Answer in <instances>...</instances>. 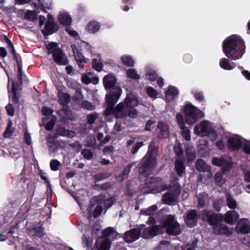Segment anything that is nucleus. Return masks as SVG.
Here are the masks:
<instances>
[{
    "label": "nucleus",
    "instance_id": "obj_1",
    "mask_svg": "<svg viewBox=\"0 0 250 250\" xmlns=\"http://www.w3.org/2000/svg\"><path fill=\"white\" fill-rule=\"evenodd\" d=\"M122 93V89L118 86L115 87L106 95L107 108L105 111V115L111 114L120 113L121 117L128 116L136 118L138 116V111L135 108L138 104L139 100L137 96L132 93H128L124 103H120L113 108L114 104L120 99Z\"/></svg>",
    "mask_w": 250,
    "mask_h": 250
},
{
    "label": "nucleus",
    "instance_id": "obj_2",
    "mask_svg": "<svg viewBox=\"0 0 250 250\" xmlns=\"http://www.w3.org/2000/svg\"><path fill=\"white\" fill-rule=\"evenodd\" d=\"M223 51L225 55L232 60L242 58L245 52L243 40L238 36L234 35L227 38L223 43Z\"/></svg>",
    "mask_w": 250,
    "mask_h": 250
},
{
    "label": "nucleus",
    "instance_id": "obj_3",
    "mask_svg": "<svg viewBox=\"0 0 250 250\" xmlns=\"http://www.w3.org/2000/svg\"><path fill=\"white\" fill-rule=\"evenodd\" d=\"M141 164L139 178L141 180L146 182V186L150 188L153 186V184L158 182L157 179L155 178L147 177V176L150 174L152 169L156 165L155 154L148 152L143 158Z\"/></svg>",
    "mask_w": 250,
    "mask_h": 250
},
{
    "label": "nucleus",
    "instance_id": "obj_4",
    "mask_svg": "<svg viewBox=\"0 0 250 250\" xmlns=\"http://www.w3.org/2000/svg\"><path fill=\"white\" fill-rule=\"evenodd\" d=\"M194 132L198 136H208L212 141H215L218 137L214 125L207 120L202 121L196 125L194 126Z\"/></svg>",
    "mask_w": 250,
    "mask_h": 250
},
{
    "label": "nucleus",
    "instance_id": "obj_5",
    "mask_svg": "<svg viewBox=\"0 0 250 250\" xmlns=\"http://www.w3.org/2000/svg\"><path fill=\"white\" fill-rule=\"evenodd\" d=\"M46 48L49 54H52L54 60L58 64L65 65L67 63L68 60L66 56L59 48L57 43H50L46 46Z\"/></svg>",
    "mask_w": 250,
    "mask_h": 250
},
{
    "label": "nucleus",
    "instance_id": "obj_6",
    "mask_svg": "<svg viewBox=\"0 0 250 250\" xmlns=\"http://www.w3.org/2000/svg\"><path fill=\"white\" fill-rule=\"evenodd\" d=\"M184 112L185 121L188 125L194 124L198 117H202L203 116V113L201 110L190 104L186 105Z\"/></svg>",
    "mask_w": 250,
    "mask_h": 250
},
{
    "label": "nucleus",
    "instance_id": "obj_7",
    "mask_svg": "<svg viewBox=\"0 0 250 250\" xmlns=\"http://www.w3.org/2000/svg\"><path fill=\"white\" fill-rule=\"evenodd\" d=\"M162 227V229L163 228H166L167 232L171 235H178L181 232L179 223L175 220L174 216L171 215H168Z\"/></svg>",
    "mask_w": 250,
    "mask_h": 250
},
{
    "label": "nucleus",
    "instance_id": "obj_8",
    "mask_svg": "<svg viewBox=\"0 0 250 250\" xmlns=\"http://www.w3.org/2000/svg\"><path fill=\"white\" fill-rule=\"evenodd\" d=\"M144 224L139 226V229L141 232V236L145 239H148L155 236L163 232L162 227L155 226L152 228H146Z\"/></svg>",
    "mask_w": 250,
    "mask_h": 250
},
{
    "label": "nucleus",
    "instance_id": "obj_9",
    "mask_svg": "<svg viewBox=\"0 0 250 250\" xmlns=\"http://www.w3.org/2000/svg\"><path fill=\"white\" fill-rule=\"evenodd\" d=\"M102 198V197H96L91 200L89 207L87 208L89 217L93 214L94 217L97 218L101 214L103 208L102 202H100V201Z\"/></svg>",
    "mask_w": 250,
    "mask_h": 250
},
{
    "label": "nucleus",
    "instance_id": "obj_10",
    "mask_svg": "<svg viewBox=\"0 0 250 250\" xmlns=\"http://www.w3.org/2000/svg\"><path fill=\"white\" fill-rule=\"evenodd\" d=\"M202 218L203 220L207 221L210 225H212L218 221H222L223 216L221 214L213 213L211 211L204 210L202 211Z\"/></svg>",
    "mask_w": 250,
    "mask_h": 250
},
{
    "label": "nucleus",
    "instance_id": "obj_11",
    "mask_svg": "<svg viewBox=\"0 0 250 250\" xmlns=\"http://www.w3.org/2000/svg\"><path fill=\"white\" fill-rule=\"evenodd\" d=\"M220 221L215 223L213 227V232L215 235H229L231 234V230L226 225L219 223Z\"/></svg>",
    "mask_w": 250,
    "mask_h": 250
},
{
    "label": "nucleus",
    "instance_id": "obj_12",
    "mask_svg": "<svg viewBox=\"0 0 250 250\" xmlns=\"http://www.w3.org/2000/svg\"><path fill=\"white\" fill-rule=\"evenodd\" d=\"M176 120L182 130V134L183 138L186 140H189L190 139V131L188 128L185 126L184 119L181 113H179L176 115Z\"/></svg>",
    "mask_w": 250,
    "mask_h": 250
},
{
    "label": "nucleus",
    "instance_id": "obj_13",
    "mask_svg": "<svg viewBox=\"0 0 250 250\" xmlns=\"http://www.w3.org/2000/svg\"><path fill=\"white\" fill-rule=\"evenodd\" d=\"M198 219V216L196 211L195 210H191L187 213L185 219V223L187 226L192 228L196 225Z\"/></svg>",
    "mask_w": 250,
    "mask_h": 250
},
{
    "label": "nucleus",
    "instance_id": "obj_14",
    "mask_svg": "<svg viewBox=\"0 0 250 250\" xmlns=\"http://www.w3.org/2000/svg\"><path fill=\"white\" fill-rule=\"evenodd\" d=\"M140 235L139 229H132L125 233L124 240L126 242L130 243L138 239Z\"/></svg>",
    "mask_w": 250,
    "mask_h": 250
},
{
    "label": "nucleus",
    "instance_id": "obj_15",
    "mask_svg": "<svg viewBox=\"0 0 250 250\" xmlns=\"http://www.w3.org/2000/svg\"><path fill=\"white\" fill-rule=\"evenodd\" d=\"M27 228L30 231H33L34 234L37 236L42 237L44 235V229L42 227V225L39 223H28L26 224Z\"/></svg>",
    "mask_w": 250,
    "mask_h": 250
},
{
    "label": "nucleus",
    "instance_id": "obj_16",
    "mask_svg": "<svg viewBox=\"0 0 250 250\" xmlns=\"http://www.w3.org/2000/svg\"><path fill=\"white\" fill-rule=\"evenodd\" d=\"M229 147L231 149H239L242 143V139L240 136L234 135L228 139V140Z\"/></svg>",
    "mask_w": 250,
    "mask_h": 250
},
{
    "label": "nucleus",
    "instance_id": "obj_17",
    "mask_svg": "<svg viewBox=\"0 0 250 250\" xmlns=\"http://www.w3.org/2000/svg\"><path fill=\"white\" fill-rule=\"evenodd\" d=\"M157 130L158 132V138H166L168 136L169 133V129L167 125L165 122L162 121L159 122L157 125Z\"/></svg>",
    "mask_w": 250,
    "mask_h": 250
},
{
    "label": "nucleus",
    "instance_id": "obj_18",
    "mask_svg": "<svg viewBox=\"0 0 250 250\" xmlns=\"http://www.w3.org/2000/svg\"><path fill=\"white\" fill-rule=\"evenodd\" d=\"M212 164L217 166H222L223 170L226 171L232 166V164L222 158H214L212 160Z\"/></svg>",
    "mask_w": 250,
    "mask_h": 250
},
{
    "label": "nucleus",
    "instance_id": "obj_19",
    "mask_svg": "<svg viewBox=\"0 0 250 250\" xmlns=\"http://www.w3.org/2000/svg\"><path fill=\"white\" fill-rule=\"evenodd\" d=\"M48 21L46 23L44 29L43 30V33L46 35L51 34L57 30L52 17L48 15Z\"/></svg>",
    "mask_w": 250,
    "mask_h": 250
},
{
    "label": "nucleus",
    "instance_id": "obj_20",
    "mask_svg": "<svg viewBox=\"0 0 250 250\" xmlns=\"http://www.w3.org/2000/svg\"><path fill=\"white\" fill-rule=\"evenodd\" d=\"M71 48L73 52V54L75 60L77 62L80 67H82L83 65L86 63L84 57L79 52L75 44L71 45Z\"/></svg>",
    "mask_w": 250,
    "mask_h": 250
},
{
    "label": "nucleus",
    "instance_id": "obj_21",
    "mask_svg": "<svg viewBox=\"0 0 250 250\" xmlns=\"http://www.w3.org/2000/svg\"><path fill=\"white\" fill-rule=\"evenodd\" d=\"M239 218V215L235 211H228L226 213L223 219H224L226 223L231 225L237 221Z\"/></svg>",
    "mask_w": 250,
    "mask_h": 250
},
{
    "label": "nucleus",
    "instance_id": "obj_22",
    "mask_svg": "<svg viewBox=\"0 0 250 250\" xmlns=\"http://www.w3.org/2000/svg\"><path fill=\"white\" fill-rule=\"evenodd\" d=\"M95 247L98 250H109L111 242L108 239H99L96 243Z\"/></svg>",
    "mask_w": 250,
    "mask_h": 250
},
{
    "label": "nucleus",
    "instance_id": "obj_23",
    "mask_svg": "<svg viewBox=\"0 0 250 250\" xmlns=\"http://www.w3.org/2000/svg\"><path fill=\"white\" fill-rule=\"evenodd\" d=\"M236 229L242 233H247L250 231V225L248 220L242 219L239 224H237Z\"/></svg>",
    "mask_w": 250,
    "mask_h": 250
},
{
    "label": "nucleus",
    "instance_id": "obj_24",
    "mask_svg": "<svg viewBox=\"0 0 250 250\" xmlns=\"http://www.w3.org/2000/svg\"><path fill=\"white\" fill-rule=\"evenodd\" d=\"M82 82L86 84L92 83L94 84H97L99 83V79L97 77H94L93 73L89 72L84 74L82 77Z\"/></svg>",
    "mask_w": 250,
    "mask_h": 250
},
{
    "label": "nucleus",
    "instance_id": "obj_25",
    "mask_svg": "<svg viewBox=\"0 0 250 250\" xmlns=\"http://www.w3.org/2000/svg\"><path fill=\"white\" fill-rule=\"evenodd\" d=\"M179 193L178 190L176 193L167 192L163 196V200L165 203L167 205H171L176 202L177 199V195Z\"/></svg>",
    "mask_w": 250,
    "mask_h": 250
},
{
    "label": "nucleus",
    "instance_id": "obj_26",
    "mask_svg": "<svg viewBox=\"0 0 250 250\" xmlns=\"http://www.w3.org/2000/svg\"><path fill=\"white\" fill-rule=\"evenodd\" d=\"M115 77L111 74H107L103 79L104 85L106 89L111 88L115 84Z\"/></svg>",
    "mask_w": 250,
    "mask_h": 250
},
{
    "label": "nucleus",
    "instance_id": "obj_27",
    "mask_svg": "<svg viewBox=\"0 0 250 250\" xmlns=\"http://www.w3.org/2000/svg\"><path fill=\"white\" fill-rule=\"evenodd\" d=\"M178 94V89L174 86H169L166 94V99L167 101L170 102L177 96Z\"/></svg>",
    "mask_w": 250,
    "mask_h": 250
},
{
    "label": "nucleus",
    "instance_id": "obj_28",
    "mask_svg": "<svg viewBox=\"0 0 250 250\" xmlns=\"http://www.w3.org/2000/svg\"><path fill=\"white\" fill-rule=\"evenodd\" d=\"M58 135L67 137L68 138H73L75 136V133L72 130H68L62 127H58L56 130Z\"/></svg>",
    "mask_w": 250,
    "mask_h": 250
},
{
    "label": "nucleus",
    "instance_id": "obj_29",
    "mask_svg": "<svg viewBox=\"0 0 250 250\" xmlns=\"http://www.w3.org/2000/svg\"><path fill=\"white\" fill-rule=\"evenodd\" d=\"M100 28V25L96 21L89 22L86 26L85 29L88 32L95 33L98 31Z\"/></svg>",
    "mask_w": 250,
    "mask_h": 250
},
{
    "label": "nucleus",
    "instance_id": "obj_30",
    "mask_svg": "<svg viewBox=\"0 0 250 250\" xmlns=\"http://www.w3.org/2000/svg\"><path fill=\"white\" fill-rule=\"evenodd\" d=\"M219 65L222 68L228 70H232L235 67L233 63H230L229 59L224 58L220 59Z\"/></svg>",
    "mask_w": 250,
    "mask_h": 250
},
{
    "label": "nucleus",
    "instance_id": "obj_31",
    "mask_svg": "<svg viewBox=\"0 0 250 250\" xmlns=\"http://www.w3.org/2000/svg\"><path fill=\"white\" fill-rule=\"evenodd\" d=\"M60 22L64 25H69L71 22V18L66 13H61L59 16Z\"/></svg>",
    "mask_w": 250,
    "mask_h": 250
},
{
    "label": "nucleus",
    "instance_id": "obj_32",
    "mask_svg": "<svg viewBox=\"0 0 250 250\" xmlns=\"http://www.w3.org/2000/svg\"><path fill=\"white\" fill-rule=\"evenodd\" d=\"M175 170L179 176H181L185 170V167L183 161L177 160L175 163Z\"/></svg>",
    "mask_w": 250,
    "mask_h": 250
},
{
    "label": "nucleus",
    "instance_id": "obj_33",
    "mask_svg": "<svg viewBox=\"0 0 250 250\" xmlns=\"http://www.w3.org/2000/svg\"><path fill=\"white\" fill-rule=\"evenodd\" d=\"M186 154L189 161H193L196 157L195 150L192 146H188L186 149Z\"/></svg>",
    "mask_w": 250,
    "mask_h": 250
},
{
    "label": "nucleus",
    "instance_id": "obj_34",
    "mask_svg": "<svg viewBox=\"0 0 250 250\" xmlns=\"http://www.w3.org/2000/svg\"><path fill=\"white\" fill-rule=\"evenodd\" d=\"M98 59H93L92 60V67L93 68L96 70V71L100 72L102 70L103 64L102 63V62L101 61V60L100 59V55H98V57H99Z\"/></svg>",
    "mask_w": 250,
    "mask_h": 250
},
{
    "label": "nucleus",
    "instance_id": "obj_35",
    "mask_svg": "<svg viewBox=\"0 0 250 250\" xmlns=\"http://www.w3.org/2000/svg\"><path fill=\"white\" fill-rule=\"evenodd\" d=\"M58 98L62 104H68L70 101V96L67 93L59 92Z\"/></svg>",
    "mask_w": 250,
    "mask_h": 250
},
{
    "label": "nucleus",
    "instance_id": "obj_36",
    "mask_svg": "<svg viewBox=\"0 0 250 250\" xmlns=\"http://www.w3.org/2000/svg\"><path fill=\"white\" fill-rule=\"evenodd\" d=\"M121 60L123 64L128 66H133L134 64V62L131 56L124 55L122 56Z\"/></svg>",
    "mask_w": 250,
    "mask_h": 250
},
{
    "label": "nucleus",
    "instance_id": "obj_37",
    "mask_svg": "<svg viewBox=\"0 0 250 250\" xmlns=\"http://www.w3.org/2000/svg\"><path fill=\"white\" fill-rule=\"evenodd\" d=\"M196 168L199 171H206L208 170V165L202 160H198L197 161Z\"/></svg>",
    "mask_w": 250,
    "mask_h": 250
},
{
    "label": "nucleus",
    "instance_id": "obj_38",
    "mask_svg": "<svg viewBox=\"0 0 250 250\" xmlns=\"http://www.w3.org/2000/svg\"><path fill=\"white\" fill-rule=\"evenodd\" d=\"M24 18L31 21H35L37 18V13L31 10H28L25 14Z\"/></svg>",
    "mask_w": 250,
    "mask_h": 250
},
{
    "label": "nucleus",
    "instance_id": "obj_39",
    "mask_svg": "<svg viewBox=\"0 0 250 250\" xmlns=\"http://www.w3.org/2000/svg\"><path fill=\"white\" fill-rule=\"evenodd\" d=\"M126 76L128 78L138 80L140 79V76L137 74L136 71L133 69H129L126 71Z\"/></svg>",
    "mask_w": 250,
    "mask_h": 250
},
{
    "label": "nucleus",
    "instance_id": "obj_40",
    "mask_svg": "<svg viewBox=\"0 0 250 250\" xmlns=\"http://www.w3.org/2000/svg\"><path fill=\"white\" fill-rule=\"evenodd\" d=\"M47 142L49 150L52 152L55 151L57 149V144L55 141L52 139L49 135V136L47 138Z\"/></svg>",
    "mask_w": 250,
    "mask_h": 250
},
{
    "label": "nucleus",
    "instance_id": "obj_41",
    "mask_svg": "<svg viewBox=\"0 0 250 250\" xmlns=\"http://www.w3.org/2000/svg\"><path fill=\"white\" fill-rule=\"evenodd\" d=\"M157 209V207L156 205H153L150 207L149 208L146 209H142L141 210V213L142 214L145 215H150L153 212L156 210Z\"/></svg>",
    "mask_w": 250,
    "mask_h": 250
},
{
    "label": "nucleus",
    "instance_id": "obj_42",
    "mask_svg": "<svg viewBox=\"0 0 250 250\" xmlns=\"http://www.w3.org/2000/svg\"><path fill=\"white\" fill-rule=\"evenodd\" d=\"M227 203L228 207L230 208H235L237 207L236 201L229 195L227 196Z\"/></svg>",
    "mask_w": 250,
    "mask_h": 250
},
{
    "label": "nucleus",
    "instance_id": "obj_43",
    "mask_svg": "<svg viewBox=\"0 0 250 250\" xmlns=\"http://www.w3.org/2000/svg\"><path fill=\"white\" fill-rule=\"evenodd\" d=\"M146 76L148 79L151 81H154L157 77V74L156 72L152 69L150 68H147Z\"/></svg>",
    "mask_w": 250,
    "mask_h": 250
},
{
    "label": "nucleus",
    "instance_id": "obj_44",
    "mask_svg": "<svg viewBox=\"0 0 250 250\" xmlns=\"http://www.w3.org/2000/svg\"><path fill=\"white\" fill-rule=\"evenodd\" d=\"M215 181L216 184L219 186H221L225 183V180L223 177L221 172H217L215 175Z\"/></svg>",
    "mask_w": 250,
    "mask_h": 250
},
{
    "label": "nucleus",
    "instance_id": "obj_45",
    "mask_svg": "<svg viewBox=\"0 0 250 250\" xmlns=\"http://www.w3.org/2000/svg\"><path fill=\"white\" fill-rule=\"evenodd\" d=\"M11 127H12V122H9L5 131L3 133V135L5 138H8L12 135L13 131Z\"/></svg>",
    "mask_w": 250,
    "mask_h": 250
},
{
    "label": "nucleus",
    "instance_id": "obj_46",
    "mask_svg": "<svg viewBox=\"0 0 250 250\" xmlns=\"http://www.w3.org/2000/svg\"><path fill=\"white\" fill-rule=\"evenodd\" d=\"M82 154L87 160H91L93 157L92 152L89 149H84L82 151Z\"/></svg>",
    "mask_w": 250,
    "mask_h": 250
},
{
    "label": "nucleus",
    "instance_id": "obj_47",
    "mask_svg": "<svg viewBox=\"0 0 250 250\" xmlns=\"http://www.w3.org/2000/svg\"><path fill=\"white\" fill-rule=\"evenodd\" d=\"M147 95L152 98H156L157 96V91L151 87H148L146 89Z\"/></svg>",
    "mask_w": 250,
    "mask_h": 250
},
{
    "label": "nucleus",
    "instance_id": "obj_48",
    "mask_svg": "<svg viewBox=\"0 0 250 250\" xmlns=\"http://www.w3.org/2000/svg\"><path fill=\"white\" fill-rule=\"evenodd\" d=\"M103 234L104 236H109L110 235H116V233L114 229L112 228H108L105 229L103 231Z\"/></svg>",
    "mask_w": 250,
    "mask_h": 250
},
{
    "label": "nucleus",
    "instance_id": "obj_49",
    "mask_svg": "<svg viewBox=\"0 0 250 250\" xmlns=\"http://www.w3.org/2000/svg\"><path fill=\"white\" fill-rule=\"evenodd\" d=\"M154 186L156 187L157 188H158V189H152L151 191V192L152 193L160 192L164 191L167 188V187L165 186L164 185H161L160 184L158 183L157 185H154Z\"/></svg>",
    "mask_w": 250,
    "mask_h": 250
},
{
    "label": "nucleus",
    "instance_id": "obj_50",
    "mask_svg": "<svg viewBox=\"0 0 250 250\" xmlns=\"http://www.w3.org/2000/svg\"><path fill=\"white\" fill-rule=\"evenodd\" d=\"M97 118V115L96 113H93L87 116V122L90 124L94 123L95 120Z\"/></svg>",
    "mask_w": 250,
    "mask_h": 250
},
{
    "label": "nucleus",
    "instance_id": "obj_51",
    "mask_svg": "<svg viewBox=\"0 0 250 250\" xmlns=\"http://www.w3.org/2000/svg\"><path fill=\"white\" fill-rule=\"evenodd\" d=\"M40 3L44 7L49 9L51 8V0H39Z\"/></svg>",
    "mask_w": 250,
    "mask_h": 250
},
{
    "label": "nucleus",
    "instance_id": "obj_52",
    "mask_svg": "<svg viewBox=\"0 0 250 250\" xmlns=\"http://www.w3.org/2000/svg\"><path fill=\"white\" fill-rule=\"evenodd\" d=\"M12 90V93L11 94V97L12 98V100L14 102L17 103L18 102V99L17 98L16 94V88L15 85V83L14 82H13Z\"/></svg>",
    "mask_w": 250,
    "mask_h": 250
},
{
    "label": "nucleus",
    "instance_id": "obj_53",
    "mask_svg": "<svg viewBox=\"0 0 250 250\" xmlns=\"http://www.w3.org/2000/svg\"><path fill=\"white\" fill-rule=\"evenodd\" d=\"M60 165V162L57 160H53L50 163V167L53 170H57Z\"/></svg>",
    "mask_w": 250,
    "mask_h": 250
},
{
    "label": "nucleus",
    "instance_id": "obj_54",
    "mask_svg": "<svg viewBox=\"0 0 250 250\" xmlns=\"http://www.w3.org/2000/svg\"><path fill=\"white\" fill-rule=\"evenodd\" d=\"M206 197V194L205 193H202L199 195V197L198 198V206L202 208L204 206V202L203 198Z\"/></svg>",
    "mask_w": 250,
    "mask_h": 250
},
{
    "label": "nucleus",
    "instance_id": "obj_55",
    "mask_svg": "<svg viewBox=\"0 0 250 250\" xmlns=\"http://www.w3.org/2000/svg\"><path fill=\"white\" fill-rule=\"evenodd\" d=\"M82 105L87 109L92 110L95 109V106L93 105L87 101H84Z\"/></svg>",
    "mask_w": 250,
    "mask_h": 250
},
{
    "label": "nucleus",
    "instance_id": "obj_56",
    "mask_svg": "<svg viewBox=\"0 0 250 250\" xmlns=\"http://www.w3.org/2000/svg\"><path fill=\"white\" fill-rule=\"evenodd\" d=\"M143 143L142 142H138L135 146L133 147L132 148V150H131V152L133 154H135L136 153H137L139 148L142 146H143Z\"/></svg>",
    "mask_w": 250,
    "mask_h": 250
},
{
    "label": "nucleus",
    "instance_id": "obj_57",
    "mask_svg": "<svg viewBox=\"0 0 250 250\" xmlns=\"http://www.w3.org/2000/svg\"><path fill=\"white\" fill-rule=\"evenodd\" d=\"M175 153L178 155L183 153V150L180 144H178L174 148Z\"/></svg>",
    "mask_w": 250,
    "mask_h": 250
},
{
    "label": "nucleus",
    "instance_id": "obj_58",
    "mask_svg": "<svg viewBox=\"0 0 250 250\" xmlns=\"http://www.w3.org/2000/svg\"><path fill=\"white\" fill-rule=\"evenodd\" d=\"M6 109L7 112V113L10 116L14 115V110L11 104H9L8 105L6 106Z\"/></svg>",
    "mask_w": 250,
    "mask_h": 250
},
{
    "label": "nucleus",
    "instance_id": "obj_59",
    "mask_svg": "<svg viewBox=\"0 0 250 250\" xmlns=\"http://www.w3.org/2000/svg\"><path fill=\"white\" fill-rule=\"evenodd\" d=\"M55 124V122L54 120H52L50 121L45 126L46 129L48 130L52 129L54 127Z\"/></svg>",
    "mask_w": 250,
    "mask_h": 250
},
{
    "label": "nucleus",
    "instance_id": "obj_60",
    "mask_svg": "<svg viewBox=\"0 0 250 250\" xmlns=\"http://www.w3.org/2000/svg\"><path fill=\"white\" fill-rule=\"evenodd\" d=\"M65 114L67 117V118L69 120H73L74 118V116L72 113V112L68 108H66L65 109Z\"/></svg>",
    "mask_w": 250,
    "mask_h": 250
},
{
    "label": "nucleus",
    "instance_id": "obj_61",
    "mask_svg": "<svg viewBox=\"0 0 250 250\" xmlns=\"http://www.w3.org/2000/svg\"><path fill=\"white\" fill-rule=\"evenodd\" d=\"M42 113L44 115H49L52 113V110L50 108L43 107L42 110Z\"/></svg>",
    "mask_w": 250,
    "mask_h": 250
},
{
    "label": "nucleus",
    "instance_id": "obj_62",
    "mask_svg": "<svg viewBox=\"0 0 250 250\" xmlns=\"http://www.w3.org/2000/svg\"><path fill=\"white\" fill-rule=\"evenodd\" d=\"M24 140L25 143L28 145H30L31 144V139L30 134L26 132L24 136Z\"/></svg>",
    "mask_w": 250,
    "mask_h": 250
},
{
    "label": "nucleus",
    "instance_id": "obj_63",
    "mask_svg": "<svg viewBox=\"0 0 250 250\" xmlns=\"http://www.w3.org/2000/svg\"><path fill=\"white\" fill-rule=\"evenodd\" d=\"M216 146L220 150H222L224 148V145L222 140H219L215 143Z\"/></svg>",
    "mask_w": 250,
    "mask_h": 250
},
{
    "label": "nucleus",
    "instance_id": "obj_64",
    "mask_svg": "<svg viewBox=\"0 0 250 250\" xmlns=\"http://www.w3.org/2000/svg\"><path fill=\"white\" fill-rule=\"evenodd\" d=\"M243 243L247 246L250 248V237L246 236L242 239Z\"/></svg>",
    "mask_w": 250,
    "mask_h": 250
}]
</instances>
